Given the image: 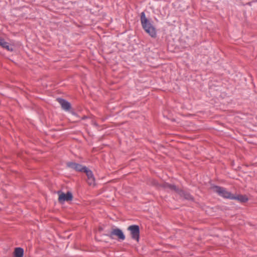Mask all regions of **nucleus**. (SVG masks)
I'll return each instance as SVG.
<instances>
[{
  "mask_svg": "<svg viewBox=\"0 0 257 257\" xmlns=\"http://www.w3.org/2000/svg\"><path fill=\"white\" fill-rule=\"evenodd\" d=\"M232 200H237L240 202L244 203L248 201V198L245 195L233 194Z\"/></svg>",
  "mask_w": 257,
  "mask_h": 257,
  "instance_id": "1a4fd4ad",
  "label": "nucleus"
},
{
  "mask_svg": "<svg viewBox=\"0 0 257 257\" xmlns=\"http://www.w3.org/2000/svg\"><path fill=\"white\" fill-rule=\"evenodd\" d=\"M162 187L167 190H173L176 192L179 191V189L176 187V186L168 183H163L162 184Z\"/></svg>",
  "mask_w": 257,
  "mask_h": 257,
  "instance_id": "9d476101",
  "label": "nucleus"
},
{
  "mask_svg": "<svg viewBox=\"0 0 257 257\" xmlns=\"http://www.w3.org/2000/svg\"><path fill=\"white\" fill-rule=\"evenodd\" d=\"M1 46L4 48L6 49L8 51H13V49L12 47V46L10 45V44L9 43H8L6 41Z\"/></svg>",
  "mask_w": 257,
  "mask_h": 257,
  "instance_id": "ddd939ff",
  "label": "nucleus"
},
{
  "mask_svg": "<svg viewBox=\"0 0 257 257\" xmlns=\"http://www.w3.org/2000/svg\"><path fill=\"white\" fill-rule=\"evenodd\" d=\"M180 196L184 197L185 199L187 200H192L193 199L192 196L188 193L183 191L182 190L179 189V191L177 192Z\"/></svg>",
  "mask_w": 257,
  "mask_h": 257,
  "instance_id": "9b49d317",
  "label": "nucleus"
},
{
  "mask_svg": "<svg viewBox=\"0 0 257 257\" xmlns=\"http://www.w3.org/2000/svg\"><path fill=\"white\" fill-rule=\"evenodd\" d=\"M140 21L142 28L144 31L152 38L157 37V30L152 21L149 20L146 17L145 13L143 12L141 13Z\"/></svg>",
  "mask_w": 257,
  "mask_h": 257,
  "instance_id": "f257e3e1",
  "label": "nucleus"
},
{
  "mask_svg": "<svg viewBox=\"0 0 257 257\" xmlns=\"http://www.w3.org/2000/svg\"><path fill=\"white\" fill-rule=\"evenodd\" d=\"M5 42V40L0 37V46L3 44V43Z\"/></svg>",
  "mask_w": 257,
  "mask_h": 257,
  "instance_id": "4468645a",
  "label": "nucleus"
},
{
  "mask_svg": "<svg viewBox=\"0 0 257 257\" xmlns=\"http://www.w3.org/2000/svg\"><path fill=\"white\" fill-rule=\"evenodd\" d=\"M86 174L87 179V182L89 186H94L95 185V179L93 172L91 170L88 169L85 170V172Z\"/></svg>",
  "mask_w": 257,
  "mask_h": 257,
  "instance_id": "0eeeda50",
  "label": "nucleus"
},
{
  "mask_svg": "<svg viewBox=\"0 0 257 257\" xmlns=\"http://www.w3.org/2000/svg\"><path fill=\"white\" fill-rule=\"evenodd\" d=\"M57 100L64 110L68 111L71 108V104L67 100L60 98H58Z\"/></svg>",
  "mask_w": 257,
  "mask_h": 257,
  "instance_id": "6e6552de",
  "label": "nucleus"
},
{
  "mask_svg": "<svg viewBox=\"0 0 257 257\" xmlns=\"http://www.w3.org/2000/svg\"><path fill=\"white\" fill-rule=\"evenodd\" d=\"M212 189L214 192L217 193L220 196L225 199L232 200L233 194L228 191L225 188L220 186H214L212 187Z\"/></svg>",
  "mask_w": 257,
  "mask_h": 257,
  "instance_id": "f03ea898",
  "label": "nucleus"
},
{
  "mask_svg": "<svg viewBox=\"0 0 257 257\" xmlns=\"http://www.w3.org/2000/svg\"><path fill=\"white\" fill-rule=\"evenodd\" d=\"M24 254V249L21 247H17L14 251V257H23Z\"/></svg>",
  "mask_w": 257,
  "mask_h": 257,
  "instance_id": "f8f14e48",
  "label": "nucleus"
},
{
  "mask_svg": "<svg viewBox=\"0 0 257 257\" xmlns=\"http://www.w3.org/2000/svg\"><path fill=\"white\" fill-rule=\"evenodd\" d=\"M72 114L74 115H76V113L75 112H72Z\"/></svg>",
  "mask_w": 257,
  "mask_h": 257,
  "instance_id": "2eb2a0df",
  "label": "nucleus"
},
{
  "mask_svg": "<svg viewBox=\"0 0 257 257\" xmlns=\"http://www.w3.org/2000/svg\"><path fill=\"white\" fill-rule=\"evenodd\" d=\"M107 236L111 239H114V236H116L121 240H123L125 239V235L122 230L119 228L113 229Z\"/></svg>",
  "mask_w": 257,
  "mask_h": 257,
  "instance_id": "20e7f679",
  "label": "nucleus"
},
{
  "mask_svg": "<svg viewBox=\"0 0 257 257\" xmlns=\"http://www.w3.org/2000/svg\"><path fill=\"white\" fill-rule=\"evenodd\" d=\"M127 230L130 231L133 239L139 242L140 239V227L138 225H132L128 227Z\"/></svg>",
  "mask_w": 257,
  "mask_h": 257,
  "instance_id": "7ed1b4c3",
  "label": "nucleus"
},
{
  "mask_svg": "<svg viewBox=\"0 0 257 257\" xmlns=\"http://www.w3.org/2000/svg\"><path fill=\"white\" fill-rule=\"evenodd\" d=\"M59 198L58 201L61 203H63L65 201H71L73 199V195L71 192L68 191L66 193L62 192H58Z\"/></svg>",
  "mask_w": 257,
  "mask_h": 257,
  "instance_id": "39448f33",
  "label": "nucleus"
},
{
  "mask_svg": "<svg viewBox=\"0 0 257 257\" xmlns=\"http://www.w3.org/2000/svg\"><path fill=\"white\" fill-rule=\"evenodd\" d=\"M67 165L68 167L78 172H85V170H87V168L85 166H83L79 164L74 162H68L67 163Z\"/></svg>",
  "mask_w": 257,
  "mask_h": 257,
  "instance_id": "423d86ee",
  "label": "nucleus"
}]
</instances>
